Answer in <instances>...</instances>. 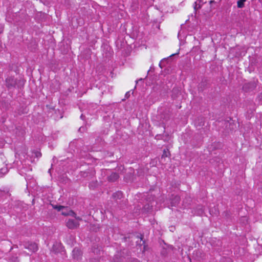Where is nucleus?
I'll list each match as a JSON object with an SVG mask.
<instances>
[{
  "mask_svg": "<svg viewBox=\"0 0 262 262\" xmlns=\"http://www.w3.org/2000/svg\"><path fill=\"white\" fill-rule=\"evenodd\" d=\"M119 178V176L117 173H112L108 177V180L111 182H115Z\"/></svg>",
  "mask_w": 262,
  "mask_h": 262,
  "instance_id": "10",
  "label": "nucleus"
},
{
  "mask_svg": "<svg viewBox=\"0 0 262 262\" xmlns=\"http://www.w3.org/2000/svg\"><path fill=\"white\" fill-rule=\"evenodd\" d=\"M129 252L126 248H123L120 252H118L115 255L111 262H139L137 259L130 257Z\"/></svg>",
  "mask_w": 262,
  "mask_h": 262,
  "instance_id": "2",
  "label": "nucleus"
},
{
  "mask_svg": "<svg viewBox=\"0 0 262 262\" xmlns=\"http://www.w3.org/2000/svg\"><path fill=\"white\" fill-rule=\"evenodd\" d=\"M26 247V248H28V249H29V248L30 247Z\"/></svg>",
  "mask_w": 262,
  "mask_h": 262,
  "instance_id": "30",
  "label": "nucleus"
},
{
  "mask_svg": "<svg viewBox=\"0 0 262 262\" xmlns=\"http://www.w3.org/2000/svg\"><path fill=\"white\" fill-rule=\"evenodd\" d=\"M205 121L203 118H199L195 121V125L197 127H201L204 125Z\"/></svg>",
  "mask_w": 262,
  "mask_h": 262,
  "instance_id": "12",
  "label": "nucleus"
},
{
  "mask_svg": "<svg viewBox=\"0 0 262 262\" xmlns=\"http://www.w3.org/2000/svg\"><path fill=\"white\" fill-rule=\"evenodd\" d=\"M98 185L97 181H93L90 183L89 188L92 190H94L97 187Z\"/></svg>",
  "mask_w": 262,
  "mask_h": 262,
  "instance_id": "13",
  "label": "nucleus"
},
{
  "mask_svg": "<svg viewBox=\"0 0 262 262\" xmlns=\"http://www.w3.org/2000/svg\"><path fill=\"white\" fill-rule=\"evenodd\" d=\"M256 87V83L255 82H250L245 83L243 87V90L246 92H250L253 91Z\"/></svg>",
  "mask_w": 262,
  "mask_h": 262,
  "instance_id": "5",
  "label": "nucleus"
},
{
  "mask_svg": "<svg viewBox=\"0 0 262 262\" xmlns=\"http://www.w3.org/2000/svg\"><path fill=\"white\" fill-rule=\"evenodd\" d=\"M103 48L104 49H106V51L108 52V53H105V56L106 57H109L110 55H111V53L110 52V50H111V48L109 46H108L107 45H104L103 47Z\"/></svg>",
  "mask_w": 262,
  "mask_h": 262,
  "instance_id": "15",
  "label": "nucleus"
},
{
  "mask_svg": "<svg viewBox=\"0 0 262 262\" xmlns=\"http://www.w3.org/2000/svg\"><path fill=\"white\" fill-rule=\"evenodd\" d=\"M52 206L54 209L57 210L58 211H60L62 209H67L65 206L61 205H52Z\"/></svg>",
  "mask_w": 262,
  "mask_h": 262,
  "instance_id": "17",
  "label": "nucleus"
},
{
  "mask_svg": "<svg viewBox=\"0 0 262 262\" xmlns=\"http://www.w3.org/2000/svg\"><path fill=\"white\" fill-rule=\"evenodd\" d=\"M197 6H198V5H197L196 2H195L194 6V9L195 10H196L197 9H199L201 8V6L200 5H199L198 7H197Z\"/></svg>",
  "mask_w": 262,
  "mask_h": 262,
  "instance_id": "20",
  "label": "nucleus"
},
{
  "mask_svg": "<svg viewBox=\"0 0 262 262\" xmlns=\"http://www.w3.org/2000/svg\"><path fill=\"white\" fill-rule=\"evenodd\" d=\"M35 156L36 157H39L41 155V154L39 151H37L35 152Z\"/></svg>",
  "mask_w": 262,
  "mask_h": 262,
  "instance_id": "21",
  "label": "nucleus"
},
{
  "mask_svg": "<svg viewBox=\"0 0 262 262\" xmlns=\"http://www.w3.org/2000/svg\"><path fill=\"white\" fill-rule=\"evenodd\" d=\"M30 247L32 248L33 252H35L38 250V247L35 246V247ZM30 249L32 250V249Z\"/></svg>",
  "mask_w": 262,
  "mask_h": 262,
  "instance_id": "22",
  "label": "nucleus"
},
{
  "mask_svg": "<svg viewBox=\"0 0 262 262\" xmlns=\"http://www.w3.org/2000/svg\"><path fill=\"white\" fill-rule=\"evenodd\" d=\"M129 95V92H127V93H126V94H125V97H128V96Z\"/></svg>",
  "mask_w": 262,
  "mask_h": 262,
  "instance_id": "26",
  "label": "nucleus"
},
{
  "mask_svg": "<svg viewBox=\"0 0 262 262\" xmlns=\"http://www.w3.org/2000/svg\"><path fill=\"white\" fill-rule=\"evenodd\" d=\"M77 220H81V219H80V217H76V215L75 216H74Z\"/></svg>",
  "mask_w": 262,
  "mask_h": 262,
  "instance_id": "25",
  "label": "nucleus"
},
{
  "mask_svg": "<svg viewBox=\"0 0 262 262\" xmlns=\"http://www.w3.org/2000/svg\"><path fill=\"white\" fill-rule=\"evenodd\" d=\"M80 118L82 120H84L85 117L83 114H81V115L80 116Z\"/></svg>",
  "mask_w": 262,
  "mask_h": 262,
  "instance_id": "24",
  "label": "nucleus"
},
{
  "mask_svg": "<svg viewBox=\"0 0 262 262\" xmlns=\"http://www.w3.org/2000/svg\"><path fill=\"white\" fill-rule=\"evenodd\" d=\"M246 0H238L237 2V7L239 8H242L244 6V3Z\"/></svg>",
  "mask_w": 262,
  "mask_h": 262,
  "instance_id": "16",
  "label": "nucleus"
},
{
  "mask_svg": "<svg viewBox=\"0 0 262 262\" xmlns=\"http://www.w3.org/2000/svg\"><path fill=\"white\" fill-rule=\"evenodd\" d=\"M180 201V198L178 195H176L173 197V198L171 200V205L173 206H176L177 205Z\"/></svg>",
  "mask_w": 262,
  "mask_h": 262,
  "instance_id": "11",
  "label": "nucleus"
},
{
  "mask_svg": "<svg viewBox=\"0 0 262 262\" xmlns=\"http://www.w3.org/2000/svg\"><path fill=\"white\" fill-rule=\"evenodd\" d=\"M225 123L226 128H229L231 130L234 129V127L235 126V124L228 121H225Z\"/></svg>",
  "mask_w": 262,
  "mask_h": 262,
  "instance_id": "14",
  "label": "nucleus"
},
{
  "mask_svg": "<svg viewBox=\"0 0 262 262\" xmlns=\"http://www.w3.org/2000/svg\"><path fill=\"white\" fill-rule=\"evenodd\" d=\"M25 80L23 79H17L14 76H8L5 81V84L8 90L21 89L25 84Z\"/></svg>",
  "mask_w": 262,
  "mask_h": 262,
  "instance_id": "1",
  "label": "nucleus"
},
{
  "mask_svg": "<svg viewBox=\"0 0 262 262\" xmlns=\"http://www.w3.org/2000/svg\"><path fill=\"white\" fill-rule=\"evenodd\" d=\"M73 255L74 258L78 259L82 255V252L80 249L76 247L72 251Z\"/></svg>",
  "mask_w": 262,
  "mask_h": 262,
  "instance_id": "7",
  "label": "nucleus"
},
{
  "mask_svg": "<svg viewBox=\"0 0 262 262\" xmlns=\"http://www.w3.org/2000/svg\"><path fill=\"white\" fill-rule=\"evenodd\" d=\"M142 78H140L139 80H142Z\"/></svg>",
  "mask_w": 262,
  "mask_h": 262,
  "instance_id": "31",
  "label": "nucleus"
},
{
  "mask_svg": "<svg viewBox=\"0 0 262 262\" xmlns=\"http://www.w3.org/2000/svg\"><path fill=\"white\" fill-rule=\"evenodd\" d=\"M131 238L132 242V244H134V242H135L136 243V246H145V241L143 239L144 236L142 234L140 235H135L133 234L131 236L128 237V238Z\"/></svg>",
  "mask_w": 262,
  "mask_h": 262,
  "instance_id": "3",
  "label": "nucleus"
},
{
  "mask_svg": "<svg viewBox=\"0 0 262 262\" xmlns=\"http://www.w3.org/2000/svg\"><path fill=\"white\" fill-rule=\"evenodd\" d=\"M85 127H83V126H81L79 129H78V131L80 133H83L85 131Z\"/></svg>",
  "mask_w": 262,
  "mask_h": 262,
  "instance_id": "19",
  "label": "nucleus"
},
{
  "mask_svg": "<svg viewBox=\"0 0 262 262\" xmlns=\"http://www.w3.org/2000/svg\"><path fill=\"white\" fill-rule=\"evenodd\" d=\"M67 227L71 229L77 228L79 224V223L73 219H69L66 223Z\"/></svg>",
  "mask_w": 262,
  "mask_h": 262,
  "instance_id": "4",
  "label": "nucleus"
},
{
  "mask_svg": "<svg viewBox=\"0 0 262 262\" xmlns=\"http://www.w3.org/2000/svg\"><path fill=\"white\" fill-rule=\"evenodd\" d=\"M165 60H167V59H165V58L163 59V60H162L160 62V63H159V66H160L161 68H162V63L163 62V61H164Z\"/></svg>",
  "mask_w": 262,
  "mask_h": 262,
  "instance_id": "23",
  "label": "nucleus"
},
{
  "mask_svg": "<svg viewBox=\"0 0 262 262\" xmlns=\"http://www.w3.org/2000/svg\"><path fill=\"white\" fill-rule=\"evenodd\" d=\"M173 55H174V54H172L171 56H170V57H171V56H173Z\"/></svg>",
  "mask_w": 262,
  "mask_h": 262,
  "instance_id": "29",
  "label": "nucleus"
},
{
  "mask_svg": "<svg viewBox=\"0 0 262 262\" xmlns=\"http://www.w3.org/2000/svg\"><path fill=\"white\" fill-rule=\"evenodd\" d=\"M146 247L144 246V250L143 251H145L146 250Z\"/></svg>",
  "mask_w": 262,
  "mask_h": 262,
  "instance_id": "28",
  "label": "nucleus"
},
{
  "mask_svg": "<svg viewBox=\"0 0 262 262\" xmlns=\"http://www.w3.org/2000/svg\"><path fill=\"white\" fill-rule=\"evenodd\" d=\"M122 196V193L120 191H118L115 193L113 194V197L117 199H121Z\"/></svg>",
  "mask_w": 262,
  "mask_h": 262,
  "instance_id": "18",
  "label": "nucleus"
},
{
  "mask_svg": "<svg viewBox=\"0 0 262 262\" xmlns=\"http://www.w3.org/2000/svg\"><path fill=\"white\" fill-rule=\"evenodd\" d=\"M169 155V152L168 150V149H164L163 153L161 156V160L160 161V163H161L162 164H164V163L166 161V158H167V160H169V158H168V156Z\"/></svg>",
  "mask_w": 262,
  "mask_h": 262,
  "instance_id": "8",
  "label": "nucleus"
},
{
  "mask_svg": "<svg viewBox=\"0 0 262 262\" xmlns=\"http://www.w3.org/2000/svg\"><path fill=\"white\" fill-rule=\"evenodd\" d=\"M214 3V1H211L210 2V4H211V3Z\"/></svg>",
  "mask_w": 262,
  "mask_h": 262,
  "instance_id": "27",
  "label": "nucleus"
},
{
  "mask_svg": "<svg viewBox=\"0 0 262 262\" xmlns=\"http://www.w3.org/2000/svg\"><path fill=\"white\" fill-rule=\"evenodd\" d=\"M65 207L67 209H62V210H61L62 215H64V216L70 215V216H74L76 215L75 213L72 210H70L68 207Z\"/></svg>",
  "mask_w": 262,
  "mask_h": 262,
  "instance_id": "6",
  "label": "nucleus"
},
{
  "mask_svg": "<svg viewBox=\"0 0 262 262\" xmlns=\"http://www.w3.org/2000/svg\"><path fill=\"white\" fill-rule=\"evenodd\" d=\"M194 214L196 215H202L204 213V209L203 206L201 205L198 206L193 211Z\"/></svg>",
  "mask_w": 262,
  "mask_h": 262,
  "instance_id": "9",
  "label": "nucleus"
}]
</instances>
